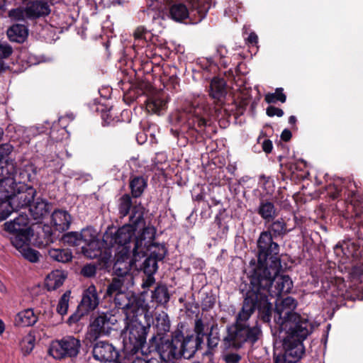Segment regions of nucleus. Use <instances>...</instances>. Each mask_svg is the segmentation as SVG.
<instances>
[{"label":"nucleus","instance_id":"f257e3e1","mask_svg":"<svg viewBox=\"0 0 363 363\" xmlns=\"http://www.w3.org/2000/svg\"><path fill=\"white\" fill-rule=\"evenodd\" d=\"M296 306V300L291 296L276 302L274 322L286 335L283 342L284 353L277 357L275 363L298 362L304 353L303 341L311 333L313 327L307 318L294 312Z\"/></svg>","mask_w":363,"mask_h":363},{"label":"nucleus","instance_id":"f03ea898","mask_svg":"<svg viewBox=\"0 0 363 363\" xmlns=\"http://www.w3.org/2000/svg\"><path fill=\"white\" fill-rule=\"evenodd\" d=\"M144 208L135 205L133 208L129 218V223L119 228L114 233L107 231L103 237V241L109 246L118 245L122 247L120 252L128 250L130 242L134 238L133 255L136 259L137 255H143L145 249L155 239L156 230L152 225H146L144 219Z\"/></svg>","mask_w":363,"mask_h":363},{"label":"nucleus","instance_id":"7ed1b4c3","mask_svg":"<svg viewBox=\"0 0 363 363\" xmlns=\"http://www.w3.org/2000/svg\"><path fill=\"white\" fill-rule=\"evenodd\" d=\"M281 268H278L275 274L270 273L269 269L266 272L260 273L258 277L259 281H254L255 273L249 276V289H246L245 297L251 296L252 303H255L261 313L264 322H269L272 311V304L269 300L272 298L279 297L281 294H288L293 287V282L287 275L279 276Z\"/></svg>","mask_w":363,"mask_h":363},{"label":"nucleus","instance_id":"20e7f679","mask_svg":"<svg viewBox=\"0 0 363 363\" xmlns=\"http://www.w3.org/2000/svg\"><path fill=\"white\" fill-rule=\"evenodd\" d=\"M251 298L250 296L245 297L242 309L236 317L235 323L227 328V335L223 338V344L226 349H240L247 342L254 344L261 335L262 331L259 326L249 327L246 323L257 308Z\"/></svg>","mask_w":363,"mask_h":363},{"label":"nucleus","instance_id":"39448f33","mask_svg":"<svg viewBox=\"0 0 363 363\" xmlns=\"http://www.w3.org/2000/svg\"><path fill=\"white\" fill-rule=\"evenodd\" d=\"M272 235L269 232H262L257 240V264L250 272L255 273L254 281H259L258 277L260 273L266 272L269 269L270 273L275 274L278 268H281V261L279 257V246L273 241Z\"/></svg>","mask_w":363,"mask_h":363},{"label":"nucleus","instance_id":"423d86ee","mask_svg":"<svg viewBox=\"0 0 363 363\" xmlns=\"http://www.w3.org/2000/svg\"><path fill=\"white\" fill-rule=\"evenodd\" d=\"M13 146L9 143L0 145V201L9 196L11 185L14 183L13 163L7 160V157L13 151Z\"/></svg>","mask_w":363,"mask_h":363},{"label":"nucleus","instance_id":"0eeeda50","mask_svg":"<svg viewBox=\"0 0 363 363\" xmlns=\"http://www.w3.org/2000/svg\"><path fill=\"white\" fill-rule=\"evenodd\" d=\"M81 342L73 336H66L61 340L52 341L49 348L50 354L55 359L76 357L80 350Z\"/></svg>","mask_w":363,"mask_h":363},{"label":"nucleus","instance_id":"6e6552de","mask_svg":"<svg viewBox=\"0 0 363 363\" xmlns=\"http://www.w3.org/2000/svg\"><path fill=\"white\" fill-rule=\"evenodd\" d=\"M128 291L119 293L113 296L116 306L121 308L125 315V318L138 315L140 312L143 313L146 310L145 300L142 298H137L131 296H128Z\"/></svg>","mask_w":363,"mask_h":363},{"label":"nucleus","instance_id":"1a4fd4ad","mask_svg":"<svg viewBox=\"0 0 363 363\" xmlns=\"http://www.w3.org/2000/svg\"><path fill=\"white\" fill-rule=\"evenodd\" d=\"M138 315L125 318V335L128 339L133 349H139L146 342L147 330L149 328L144 326L137 318Z\"/></svg>","mask_w":363,"mask_h":363},{"label":"nucleus","instance_id":"9d476101","mask_svg":"<svg viewBox=\"0 0 363 363\" xmlns=\"http://www.w3.org/2000/svg\"><path fill=\"white\" fill-rule=\"evenodd\" d=\"M150 342L152 347H155L163 361L167 362L180 357V350L177 347L179 343L176 339V335L172 340L167 339L164 336L160 337L152 336Z\"/></svg>","mask_w":363,"mask_h":363},{"label":"nucleus","instance_id":"9b49d317","mask_svg":"<svg viewBox=\"0 0 363 363\" xmlns=\"http://www.w3.org/2000/svg\"><path fill=\"white\" fill-rule=\"evenodd\" d=\"M102 245L103 243L97 238L95 230L91 228L90 238L84 242L80 253L89 259L99 257L106 264L109 262L111 253L107 250L103 252Z\"/></svg>","mask_w":363,"mask_h":363},{"label":"nucleus","instance_id":"f8f14e48","mask_svg":"<svg viewBox=\"0 0 363 363\" xmlns=\"http://www.w3.org/2000/svg\"><path fill=\"white\" fill-rule=\"evenodd\" d=\"M92 353L94 359L101 362H113L118 357L116 347L104 341L97 342L93 347Z\"/></svg>","mask_w":363,"mask_h":363},{"label":"nucleus","instance_id":"ddd939ff","mask_svg":"<svg viewBox=\"0 0 363 363\" xmlns=\"http://www.w3.org/2000/svg\"><path fill=\"white\" fill-rule=\"evenodd\" d=\"M14 183L11 185V189L9 196L4 200L0 201L2 203L9 199V206L13 211H18V208L27 207L30 206L31 201L35 198L36 191L31 186L26 189L25 191L19 192L18 194L11 196Z\"/></svg>","mask_w":363,"mask_h":363},{"label":"nucleus","instance_id":"4468645a","mask_svg":"<svg viewBox=\"0 0 363 363\" xmlns=\"http://www.w3.org/2000/svg\"><path fill=\"white\" fill-rule=\"evenodd\" d=\"M130 252L128 250H125V252H118L116 255V260L113 264V272L117 277L125 278L128 275H133L130 273L131 267L133 264V262L138 261V258L131 259L129 257Z\"/></svg>","mask_w":363,"mask_h":363},{"label":"nucleus","instance_id":"2eb2a0df","mask_svg":"<svg viewBox=\"0 0 363 363\" xmlns=\"http://www.w3.org/2000/svg\"><path fill=\"white\" fill-rule=\"evenodd\" d=\"M134 284L133 276L128 275L125 278L115 277L108 285L106 295L108 297L128 291Z\"/></svg>","mask_w":363,"mask_h":363},{"label":"nucleus","instance_id":"dca6fc26","mask_svg":"<svg viewBox=\"0 0 363 363\" xmlns=\"http://www.w3.org/2000/svg\"><path fill=\"white\" fill-rule=\"evenodd\" d=\"M99 303V298L94 285H91L86 289L82 296V299L79 305V311L89 313L94 310Z\"/></svg>","mask_w":363,"mask_h":363},{"label":"nucleus","instance_id":"f3484780","mask_svg":"<svg viewBox=\"0 0 363 363\" xmlns=\"http://www.w3.org/2000/svg\"><path fill=\"white\" fill-rule=\"evenodd\" d=\"M113 324L111 317L107 314L102 313L91 321L90 330L96 336L105 335L109 333Z\"/></svg>","mask_w":363,"mask_h":363},{"label":"nucleus","instance_id":"a211bd4d","mask_svg":"<svg viewBox=\"0 0 363 363\" xmlns=\"http://www.w3.org/2000/svg\"><path fill=\"white\" fill-rule=\"evenodd\" d=\"M91 230V228H84L80 233H68L63 236V240L69 245L76 247L77 252L80 253L84 242L90 238Z\"/></svg>","mask_w":363,"mask_h":363},{"label":"nucleus","instance_id":"6ab92c4d","mask_svg":"<svg viewBox=\"0 0 363 363\" xmlns=\"http://www.w3.org/2000/svg\"><path fill=\"white\" fill-rule=\"evenodd\" d=\"M176 339L179 343L177 345L179 350H180V357L183 356L184 358H189L195 352L196 345L199 343L194 340L192 335H187L184 337L182 334H177Z\"/></svg>","mask_w":363,"mask_h":363},{"label":"nucleus","instance_id":"aec40b11","mask_svg":"<svg viewBox=\"0 0 363 363\" xmlns=\"http://www.w3.org/2000/svg\"><path fill=\"white\" fill-rule=\"evenodd\" d=\"M256 212L265 223L273 221L278 215L274 203L267 199H260Z\"/></svg>","mask_w":363,"mask_h":363},{"label":"nucleus","instance_id":"412c9836","mask_svg":"<svg viewBox=\"0 0 363 363\" xmlns=\"http://www.w3.org/2000/svg\"><path fill=\"white\" fill-rule=\"evenodd\" d=\"M52 223L56 230L65 231L69 228L71 216L66 211L56 210L52 214Z\"/></svg>","mask_w":363,"mask_h":363},{"label":"nucleus","instance_id":"4be33fe9","mask_svg":"<svg viewBox=\"0 0 363 363\" xmlns=\"http://www.w3.org/2000/svg\"><path fill=\"white\" fill-rule=\"evenodd\" d=\"M26 9L27 18H29L47 16L50 12L48 3L43 0H35Z\"/></svg>","mask_w":363,"mask_h":363},{"label":"nucleus","instance_id":"5701e85b","mask_svg":"<svg viewBox=\"0 0 363 363\" xmlns=\"http://www.w3.org/2000/svg\"><path fill=\"white\" fill-rule=\"evenodd\" d=\"M49 210V203L41 198L33 199L29 206V211L35 220L43 218Z\"/></svg>","mask_w":363,"mask_h":363},{"label":"nucleus","instance_id":"b1692460","mask_svg":"<svg viewBox=\"0 0 363 363\" xmlns=\"http://www.w3.org/2000/svg\"><path fill=\"white\" fill-rule=\"evenodd\" d=\"M38 320V316L33 309L28 308L16 314L14 323L18 327H28L34 325Z\"/></svg>","mask_w":363,"mask_h":363},{"label":"nucleus","instance_id":"393cba45","mask_svg":"<svg viewBox=\"0 0 363 363\" xmlns=\"http://www.w3.org/2000/svg\"><path fill=\"white\" fill-rule=\"evenodd\" d=\"M11 233H12L11 242L18 252L29 245L30 237L33 235L32 230H26L23 232L16 231Z\"/></svg>","mask_w":363,"mask_h":363},{"label":"nucleus","instance_id":"a878e982","mask_svg":"<svg viewBox=\"0 0 363 363\" xmlns=\"http://www.w3.org/2000/svg\"><path fill=\"white\" fill-rule=\"evenodd\" d=\"M153 325L156 328V335L154 336L158 337H164L170 330V320L167 314L163 311L156 314Z\"/></svg>","mask_w":363,"mask_h":363},{"label":"nucleus","instance_id":"bb28decb","mask_svg":"<svg viewBox=\"0 0 363 363\" xmlns=\"http://www.w3.org/2000/svg\"><path fill=\"white\" fill-rule=\"evenodd\" d=\"M189 112L191 115V118H189V121H192V122L189 121V123L194 125L196 123L199 128H203L207 125V121L206 120V116L208 115L207 108L199 106H194L190 108Z\"/></svg>","mask_w":363,"mask_h":363},{"label":"nucleus","instance_id":"cd10ccee","mask_svg":"<svg viewBox=\"0 0 363 363\" xmlns=\"http://www.w3.org/2000/svg\"><path fill=\"white\" fill-rule=\"evenodd\" d=\"M5 229L8 232H23V230H32L28 226V218L26 215L21 214L10 222H6Z\"/></svg>","mask_w":363,"mask_h":363},{"label":"nucleus","instance_id":"c85d7f7f","mask_svg":"<svg viewBox=\"0 0 363 363\" xmlns=\"http://www.w3.org/2000/svg\"><path fill=\"white\" fill-rule=\"evenodd\" d=\"M28 31L27 28L21 24H16L10 27L7 30V36L12 42L23 43L27 38Z\"/></svg>","mask_w":363,"mask_h":363},{"label":"nucleus","instance_id":"c756f323","mask_svg":"<svg viewBox=\"0 0 363 363\" xmlns=\"http://www.w3.org/2000/svg\"><path fill=\"white\" fill-rule=\"evenodd\" d=\"M65 279V275L62 271L55 270L46 277L45 286L49 291L55 290L61 286Z\"/></svg>","mask_w":363,"mask_h":363},{"label":"nucleus","instance_id":"7c9ffc66","mask_svg":"<svg viewBox=\"0 0 363 363\" xmlns=\"http://www.w3.org/2000/svg\"><path fill=\"white\" fill-rule=\"evenodd\" d=\"M153 240L154 239L152 240L151 243L147 246V247H145L144 254L137 255V257H143L147 255L148 252H150V254L149 257H153L157 261H160L164 259L167 253V250L164 245L160 244H155L153 243Z\"/></svg>","mask_w":363,"mask_h":363},{"label":"nucleus","instance_id":"2f4dec72","mask_svg":"<svg viewBox=\"0 0 363 363\" xmlns=\"http://www.w3.org/2000/svg\"><path fill=\"white\" fill-rule=\"evenodd\" d=\"M167 108V101L161 96L149 98L146 103L148 112L160 114Z\"/></svg>","mask_w":363,"mask_h":363},{"label":"nucleus","instance_id":"473e14b6","mask_svg":"<svg viewBox=\"0 0 363 363\" xmlns=\"http://www.w3.org/2000/svg\"><path fill=\"white\" fill-rule=\"evenodd\" d=\"M225 82L219 78H213L210 84V96L215 99L220 100L225 96Z\"/></svg>","mask_w":363,"mask_h":363},{"label":"nucleus","instance_id":"72a5a7b5","mask_svg":"<svg viewBox=\"0 0 363 363\" xmlns=\"http://www.w3.org/2000/svg\"><path fill=\"white\" fill-rule=\"evenodd\" d=\"M264 232H269L272 238L282 237L288 233L286 223L282 218L273 221Z\"/></svg>","mask_w":363,"mask_h":363},{"label":"nucleus","instance_id":"f704fd0d","mask_svg":"<svg viewBox=\"0 0 363 363\" xmlns=\"http://www.w3.org/2000/svg\"><path fill=\"white\" fill-rule=\"evenodd\" d=\"M359 247L351 240L343 242L342 244H337L335 247L337 254L341 251L346 257L357 256V250Z\"/></svg>","mask_w":363,"mask_h":363},{"label":"nucleus","instance_id":"c9c22d12","mask_svg":"<svg viewBox=\"0 0 363 363\" xmlns=\"http://www.w3.org/2000/svg\"><path fill=\"white\" fill-rule=\"evenodd\" d=\"M48 255L51 259L60 262H68L72 258V254L68 249H55L49 250Z\"/></svg>","mask_w":363,"mask_h":363},{"label":"nucleus","instance_id":"e433bc0d","mask_svg":"<svg viewBox=\"0 0 363 363\" xmlns=\"http://www.w3.org/2000/svg\"><path fill=\"white\" fill-rule=\"evenodd\" d=\"M13 52L12 47L8 43H0V75L9 69V66L5 62Z\"/></svg>","mask_w":363,"mask_h":363},{"label":"nucleus","instance_id":"4c0bfd02","mask_svg":"<svg viewBox=\"0 0 363 363\" xmlns=\"http://www.w3.org/2000/svg\"><path fill=\"white\" fill-rule=\"evenodd\" d=\"M146 186L147 182L143 177H137L133 179L130 183L132 196L135 198L140 197Z\"/></svg>","mask_w":363,"mask_h":363},{"label":"nucleus","instance_id":"58836bf2","mask_svg":"<svg viewBox=\"0 0 363 363\" xmlns=\"http://www.w3.org/2000/svg\"><path fill=\"white\" fill-rule=\"evenodd\" d=\"M118 206L121 218L126 216L130 213V209L132 211L134 207H132L131 198L128 194H124L119 199Z\"/></svg>","mask_w":363,"mask_h":363},{"label":"nucleus","instance_id":"ea45409f","mask_svg":"<svg viewBox=\"0 0 363 363\" xmlns=\"http://www.w3.org/2000/svg\"><path fill=\"white\" fill-rule=\"evenodd\" d=\"M152 298L160 304L167 303L169 300V296L166 286H157L152 292Z\"/></svg>","mask_w":363,"mask_h":363},{"label":"nucleus","instance_id":"a19ab883","mask_svg":"<svg viewBox=\"0 0 363 363\" xmlns=\"http://www.w3.org/2000/svg\"><path fill=\"white\" fill-rule=\"evenodd\" d=\"M35 337L31 333H28L23 337L21 342V347L24 354H28L32 352L35 347Z\"/></svg>","mask_w":363,"mask_h":363},{"label":"nucleus","instance_id":"79ce46f5","mask_svg":"<svg viewBox=\"0 0 363 363\" xmlns=\"http://www.w3.org/2000/svg\"><path fill=\"white\" fill-rule=\"evenodd\" d=\"M208 330V325H205L201 319L198 318L195 320L194 331L196 333V342L199 344L203 342V337Z\"/></svg>","mask_w":363,"mask_h":363},{"label":"nucleus","instance_id":"37998d69","mask_svg":"<svg viewBox=\"0 0 363 363\" xmlns=\"http://www.w3.org/2000/svg\"><path fill=\"white\" fill-rule=\"evenodd\" d=\"M157 260L153 257H148L143 264V269L145 274H154L157 269Z\"/></svg>","mask_w":363,"mask_h":363},{"label":"nucleus","instance_id":"c03bdc74","mask_svg":"<svg viewBox=\"0 0 363 363\" xmlns=\"http://www.w3.org/2000/svg\"><path fill=\"white\" fill-rule=\"evenodd\" d=\"M69 294V291H66L59 300L57 306V312L61 315H64L67 313Z\"/></svg>","mask_w":363,"mask_h":363},{"label":"nucleus","instance_id":"a18cd8bd","mask_svg":"<svg viewBox=\"0 0 363 363\" xmlns=\"http://www.w3.org/2000/svg\"><path fill=\"white\" fill-rule=\"evenodd\" d=\"M286 95L283 93L281 88H278L274 93L267 94L265 96V101L268 104L276 103L277 101L284 103L286 101Z\"/></svg>","mask_w":363,"mask_h":363},{"label":"nucleus","instance_id":"49530a36","mask_svg":"<svg viewBox=\"0 0 363 363\" xmlns=\"http://www.w3.org/2000/svg\"><path fill=\"white\" fill-rule=\"evenodd\" d=\"M19 253L22 255V257L30 262H37L39 260V252L33 249H31L29 245L24 249L21 250Z\"/></svg>","mask_w":363,"mask_h":363},{"label":"nucleus","instance_id":"de8ad7c7","mask_svg":"<svg viewBox=\"0 0 363 363\" xmlns=\"http://www.w3.org/2000/svg\"><path fill=\"white\" fill-rule=\"evenodd\" d=\"M350 274L354 284L357 283L363 284V265L353 267Z\"/></svg>","mask_w":363,"mask_h":363},{"label":"nucleus","instance_id":"09e8293b","mask_svg":"<svg viewBox=\"0 0 363 363\" xmlns=\"http://www.w3.org/2000/svg\"><path fill=\"white\" fill-rule=\"evenodd\" d=\"M9 16L13 21H23L26 17L27 18V9L25 10L21 8L11 9L9 12Z\"/></svg>","mask_w":363,"mask_h":363},{"label":"nucleus","instance_id":"8fccbe9b","mask_svg":"<svg viewBox=\"0 0 363 363\" xmlns=\"http://www.w3.org/2000/svg\"><path fill=\"white\" fill-rule=\"evenodd\" d=\"M220 341V338L217 333H213L211 330L208 335L207 338V345L208 348L213 349L217 347L218 342Z\"/></svg>","mask_w":363,"mask_h":363},{"label":"nucleus","instance_id":"3c124183","mask_svg":"<svg viewBox=\"0 0 363 363\" xmlns=\"http://www.w3.org/2000/svg\"><path fill=\"white\" fill-rule=\"evenodd\" d=\"M96 267L94 264H86L82 269V274L86 277H91L96 274Z\"/></svg>","mask_w":363,"mask_h":363},{"label":"nucleus","instance_id":"603ef678","mask_svg":"<svg viewBox=\"0 0 363 363\" xmlns=\"http://www.w3.org/2000/svg\"><path fill=\"white\" fill-rule=\"evenodd\" d=\"M85 314H86V313H84L83 311H79V308H78L77 311L69 317V318L67 319V323L69 325H72L77 323Z\"/></svg>","mask_w":363,"mask_h":363},{"label":"nucleus","instance_id":"864d4df0","mask_svg":"<svg viewBox=\"0 0 363 363\" xmlns=\"http://www.w3.org/2000/svg\"><path fill=\"white\" fill-rule=\"evenodd\" d=\"M267 114L271 117L274 116L281 117L284 115V111L281 108L274 106H269L267 108Z\"/></svg>","mask_w":363,"mask_h":363},{"label":"nucleus","instance_id":"5fc2aeb1","mask_svg":"<svg viewBox=\"0 0 363 363\" xmlns=\"http://www.w3.org/2000/svg\"><path fill=\"white\" fill-rule=\"evenodd\" d=\"M240 359V356L235 353L227 354L224 357V359L227 363H238Z\"/></svg>","mask_w":363,"mask_h":363},{"label":"nucleus","instance_id":"6e6d98bb","mask_svg":"<svg viewBox=\"0 0 363 363\" xmlns=\"http://www.w3.org/2000/svg\"><path fill=\"white\" fill-rule=\"evenodd\" d=\"M147 31L144 28L139 27L135 30L133 35L135 40H140L145 38V35Z\"/></svg>","mask_w":363,"mask_h":363},{"label":"nucleus","instance_id":"4d7b16f0","mask_svg":"<svg viewBox=\"0 0 363 363\" xmlns=\"http://www.w3.org/2000/svg\"><path fill=\"white\" fill-rule=\"evenodd\" d=\"M357 188L356 184L354 182H350L347 186L348 189V196H350L352 199H354L356 197V191L352 189Z\"/></svg>","mask_w":363,"mask_h":363},{"label":"nucleus","instance_id":"13d9d810","mask_svg":"<svg viewBox=\"0 0 363 363\" xmlns=\"http://www.w3.org/2000/svg\"><path fill=\"white\" fill-rule=\"evenodd\" d=\"M216 52H217V55L221 58H225L228 53V50L226 49V48L225 46H223V45H219L218 48H217V50H216Z\"/></svg>","mask_w":363,"mask_h":363},{"label":"nucleus","instance_id":"bf43d9fd","mask_svg":"<svg viewBox=\"0 0 363 363\" xmlns=\"http://www.w3.org/2000/svg\"><path fill=\"white\" fill-rule=\"evenodd\" d=\"M272 147H273V145H272V143L271 140H264V142L262 143V148L265 152H267V153L271 152V151L272 150Z\"/></svg>","mask_w":363,"mask_h":363},{"label":"nucleus","instance_id":"052dcab7","mask_svg":"<svg viewBox=\"0 0 363 363\" xmlns=\"http://www.w3.org/2000/svg\"><path fill=\"white\" fill-rule=\"evenodd\" d=\"M146 275H147L146 280L143 284V286L144 288L150 286L155 282V279L153 277V274H146Z\"/></svg>","mask_w":363,"mask_h":363},{"label":"nucleus","instance_id":"680f3d73","mask_svg":"<svg viewBox=\"0 0 363 363\" xmlns=\"http://www.w3.org/2000/svg\"><path fill=\"white\" fill-rule=\"evenodd\" d=\"M281 138L284 141L289 140L291 138V131L288 129H284L281 133Z\"/></svg>","mask_w":363,"mask_h":363},{"label":"nucleus","instance_id":"e2e57ef3","mask_svg":"<svg viewBox=\"0 0 363 363\" xmlns=\"http://www.w3.org/2000/svg\"><path fill=\"white\" fill-rule=\"evenodd\" d=\"M131 363H149V359L147 360L142 357L136 356L132 359Z\"/></svg>","mask_w":363,"mask_h":363},{"label":"nucleus","instance_id":"0e129e2a","mask_svg":"<svg viewBox=\"0 0 363 363\" xmlns=\"http://www.w3.org/2000/svg\"><path fill=\"white\" fill-rule=\"evenodd\" d=\"M257 39H258L257 35L255 33H252L250 34V35L247 38V40L249 43L254 44V43H257Z\"/></svg>","mask_w":363,"mask_h":363},{"label":"nucleus","instance_id":"69168bd1","mask_svg":"<svg viewBox=\"0 0 363 363\" xmlns=\"http://www.w3.org/2000/svg\"><path fill=\"white\" fill-rule=\"evenodd\" d=\"M149 363H167V362L163 361L162 359L151 358L150 359H149Z\"/></svg>","mask_w":363,"mask_h":363},{"label":"nucleus","instance_id":"338daca9","mask_svg":"<svg viewBox=\"0 0 363 363\" xmlns=\"http://www.w3.org/2000/svg\"><path fill=\"white\" fill-rule=\"evenodd\" d=\"M296 122V118L294 116H291L289 118V123L290 124H295Z\"/></svg>","mask_w":363,"mask_h":363},{"label":"nucleus","instance_id":"774afa93","mask_svg":"<svg viewBox=\"0 0 363 363\" xmlns=\"http://www.w3.org/2000/svg\"><path fill=\"white\" fill-rule=\"evenodd\" d=\"M5 325L4 322L0 319V335L4 332Z\"/></svg>","mask_w":363,"mask_h":363}]
</instances>
